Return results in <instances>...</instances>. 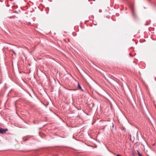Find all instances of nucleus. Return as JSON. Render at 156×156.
I'll use <instances>...</instances> for the list:
<instances>
[{"instance_id": "obj_8", "label": "nucleus", "mask_w": 156, "mask_h": 156, "mask_svg": "<svg viewBox=\"0 0 156 156\" xmlns=\"http://www.w3.org/2000/svg\"><path fill=\"white\" fill-rule=\"evenodd\" d=\"M33 122L34 123V124H35V122H34V121H33Z\"/></svg>"}, {"instance_id": "obj_5", "label": "nucleus", "mask_w": 156, "mask_h": 156, "mask_svg": "<svg viewBox=\"0 0 156 156\" xmlns=\"http://www.w3.org/2000/svg\"><path fill=\"white\" fill-rule=\"evenodd\" d=\"M102 12V10H101V9H100V10H99V12Z\"/></svg>"}, {"instance_id": "obj_3", "label": "nucleus", "mask_w": 156, "mask_h": 156, "mask_svg": "<svg viewBox=\"0 0 156 156\" xmlns=\"http://www.w3.org/2000/svg\"><path fill=\"white\" fill-rule=\"evenodd\" d=\"M132 12H133V16L134 17H136V15H135V14L134 13V11H133V10H132Z\"/></svg>"}, {"instance_id": "obj_9", "label": "nucleus", "mask_w": 156, "mask_h": 156, "mask_svg": "<svg viewBox=\"0 0 156 156\" xmlns=\"http://www.w3.org/2000/svg\"><path fill=\"white\" fill-rule=\"evenodd\" d=\"M94 25H96V24H94Z\"/></svg>"}, {"instance_id": "obj_4", "label": "nucleus", "mask_w": 156, "mask_h": 156, "mask_svg": "<svg viewBox=\"0 0 156 156\" xmlns=\"http://www.w3.org/2000/svg\"><path fill=\"white\" fill-rule=\"evenodd\" d=\"M137 152L138 154L139 155V156H142L141 155V154H140V153L139 152V151H137Z\"/></svg>"}, {"instance_id": "obj_7", "label": "nucleus", "mask_w": 156, "mask_h": 156, "mask_svg": "<svg viewBox=\"0 0 156 156\" xmlns=\"http://www.w3.org/2000/svg\"><path fill=\"white\" fill-rule=\"evenodd\" d=\"M148 0V1H149V2H151V0Z\"/></svg>"}, {"instance_id": "obj_1", "label": "nucleus", "mask_w": 156, "mask_h": 156, "mask_svg": "<svg viewBox=\"0 0 156 156\" xmlns=\"http://www.w3.org/2000/svg\"><path fill=\"white\" fill-rule=\"evenodd\" d=\"M8 131V129H4L2 128H0V133L2 134H5L6 133V131Z\"/></svg>"}, {"instance_id": "obj_2", "label": "nucleus", "mask_w": 156, "mask_h": 156, "mask_svg": "<svg viewBox=\"0 0 156 156\" xmlns=\"http://www.w3.org/2000/svg\"><path fill=\"white\" fill-rule=\"evenodd\" d=\"M78 87L81 90H82V91H83V90L82 89L80 85V84L79 83H78Z\"/></svg>"}, {"instance_id": "obj_6", "label": "nucleus", "mask_w": 156, "mask_h": 156, "mask_svg": "<svg viewBox=\"0 0 156 156\" xmlns=\"http://www.w3.org/2000/svg\"><path fill=\"white\" fill-rule=\"evenodd\" d=\"M117 156H121V155L120 154H117Z\"/></svg>"}]
</instances>
